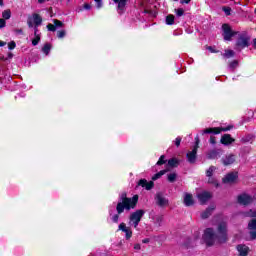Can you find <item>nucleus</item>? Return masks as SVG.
<instances>
[{
	"label": "nucleus",
	"mask_w": 256,
	"mask_h": 256,
	"mask_svg": "<svg viewBox=\"0 0 256 256\" xmlns=\"http://www.w3.org/2000/svg\"><path fill=\"white\" fill-rule=\"evenodd\" d=\"M227 233V222L220 221L216 226V230L207 228L204 231L203 238L208 247H213V245L227 243L229 240Z\"/></svg>",
	"instance_id": "nucleus-1"
},
{
	"label": "nucleus",
	"mask_w": 256,
	"mask_h": 256,
	"mask_svg": "<svg viewBox=\"0 0 256 256\" xmlns=\"http://www.w3.org/2000/svg\"><path fill=\"white\" fill-rule=\"evenodd\" d=\"M138 201H139L138 195H134L132 198H127V194L122 193L120 195V202H118L116 206V211L118 215H121V213H123L125 209L126 211H131V209H135Z\"/></svg>",
	"instance_id": "nucleus-2"
},
{
	"label": "nucleus",
	"mask_w": 256,
	"mask_h": 256,
	"mask_svg": "<svg viewBox=\"0 0 256 256\" xmlns=\"http://www.w3.org/2000/svg\"><path fill=\"white\" fill-rule=\"evenodd\" d=\"M143 215H145L144 210H136L129 217V225L137 229L139 227V223H141V219H143Z\"/></svg>",
	"instance_id": "nucleus-3"
},
{
	"label": "nucleus",
	"mask_w": 256,
	"mask_h": 256,
	"mask_svg": "<svg viewBox=\"0 0 256 256\" xmlns=\"http://www.w3.org/2000/svg\"><path fill=\"white\" fill-rule=\"evenodd\" d=\"M231 129H233V126L206 128L202 131V135H205V134L219 135L221 131H231Z\"/></svg>",
	"instance_id": "nucleus-4"
},
{
	"label": "nucleus",
	"mask_w": 256,
	"mask_h": 256,
	"mask_svg": "<svg viewBox=\"0 0 256 256\" xmlns=\"http://www.w3.org/2000/svg\"><path fill=\"white\" fill-rule=\"evenodd\" d=\"M245 47H249V38L243 34H240L236 42V49L241 51V49H245Z\"/></svg>",
	"instance_id": "nucleus-5"
},
{
	"label": "nucleus",
	"mask_w": 256,
	"mask_h": 256,
	"mask_svg": "<svg viewBox=\"0 0 256 256\" xmlns=\"http://www.w3.org/2000/svg\"><path fill=\"white\" fill-rule=\"evenodd\" d=\"M237 202L239 203V205H251V203H253V197H251V195L247 193H242L238 195Z\"/></svg>",
	"instance_id": "nucleus-6"
},
{
	"label": "nucleus",
	"mask_w": 256,
	"mask_h": 256,
	"mask_svg": "<svg viewBox=\"0 0 256 256\" xmlns=\"http://www.w3.org/2000/svg\"><path fill=\"white\" fill-rule=\"evenodd\" d=\"M222 31H223V37L225 41H231V37L235 35V32L231 30V26H229L228 24H224L222 26Z\"/></svg>",
	"instance_id": "nucleus-7"
},
{
	"label": "nucleus",
	"mask_w": 256,
	"mask_h": 256,
	"mask_svg": "<svg viewBox=\"0 0 256 256\" xmlns=\"http://www.w3.org/2000/svg\"><path fill=\"white\" fill-rule=\"evenodd\" d=\"M211 197H213V194H211V192L208 191H203L197 194V198L201 205H205V203H207V201H209Z\"/></svg>",
	"instance_id": "nucleus-8"
},
{
	"label": "nucleus",
	"mask_w": 256,
	"mask_h": 256,
	"mask_svg": "<svg viewBox=\"0 0 256 256\" xmlns=\"http://www.w3.org/2000/svg\"><path fill=\"white\" fill-rule=\"evenodd\" d=\"M155 202L158 207H167L169 205V200L165 198L161 193H157L155 196Z\"/></svg>",
	"instance_id": "nucleus-9"
},
{
	"label": "nucleus",
	"mask_w": 256,
	"mask_h": 256,
	"mask_svg": "<svg viewBox=\"0 0 256 256\" xmlns=\"http://www.w3.org/2000/svg\"><path fill=\"white\" fill-rule=\"evenodd\" d=\"M238 177L237 172H230L224 176L222 181L223 183L231 185V183H235V181H237Z\"/></svg>",
	"instance_id": "nucleus-10"
},
{
	"label": "nucleus",
	"mask_w": 256,
	"mask_h": 256,
	"mask_svg": "<svg viewBox=\"0 0 256 256\" xmlns=\"http://www.w3.org/2000/svg\"><path fill=\"white\" fill-rule=\"evenodd\" d=\"M119 231H123L125 233V237L127 240H129L131 237H133V231H131L130 227H127V224L125 223H120L118 227Z\"/></svg>",
	"instance_id": "nucleus-11"
},
{
	"label": "nucleus",
	"mask_w": 256,
	"mask_h": 256,
	"mask_svg": "<svg viewBox=\"0 0 256 256\" xmlns=\"http://www.w3.org/2000/svg\"><path fill=\"white\" fill-rule=\"evenodd\" d=\"M237 156H235L234 154H227L226 156H224L221 159V162L223 163V165L227 166V165H233V163L236 161Z\"/></svg>",
	"instance_id": "nucleus-12"
},
{
	"label": "nucleus",
	"mask_w": 256,
	"mask_h": 256,
	"mask_svg": "<svg viewBox=\"0 0 256 256\" xmlns=\"http://www.w3.org/2000/svg\"><path fill=\"white\" fill-rule=\"evenodd\" d=\"M248 229L250 231V237L252 240L256 239V219H252L249 223H248Z\"/></svg>",
	"instance_id": "nucleus-13"
},
{
	"label": "nucleus",
	"mask_w": 256,
	"mask_h": 256,
	"mask_svg": "<svg viewBox=\"0 0 256 256\" xmlns=\"http://www.w3.org/2000/svg\"><path fill=\"white\" fill-rule=\"evenodd\" d=\"M187 159L189 163L197 161V146H194L193 150L187 153Z\"/></svg>",
	"instance_id": "nucleus-14"
},
{
	"label": "nucleus",
	"mask_w": 256,
	"mask_h": 256,
	"mask_svg": "<svg viewBox=\"0 0 256 256\" xmlns=\"http://www.w3.org/2000/svg\"><path fill=\"white\" fill-rule=\"evenodd\" d=\"M237 251L240 256H247L249 255V252L251 251L249 247L245 244H240L237 246Z\"/></svg>",
	"instance_id": "nucleus-15"
},
{
	"label": "nucleus",
	"mask_w": 256,
	"mask_h": 256,
	"mask_svg": "<svg viewBox=\"0 0 256 256\" xmlns=\"http://www.w3.org/2000/svg\"><path fill=\"white\" fill-rule=\"evenodd\" d=\"M54 24H48L47 25V29L48 31H57V28L59 27H63V22H61L60 20L54 19L53 20Z\"/></svg>",
	"instance_id": "nucleus-16"
},
{
	"label": "nucleus",
	"mask_w": 256,
	"mask_h": 256,
	"mask_svg": "<svg viewBox=\"0 0 256 256\" xmlns=\"http://www.w3.org/2000/svg\"><path fill=\"white\" fill-rule=\"evenodd\" d=\"M195 201L193 200V195L189 193L184 194V205L186 207H191L194 205Z\"/></svg>",
	"instance_id": "nucleus-17"
},
{
	"label": "nucleus",
	"mask_w": 256,
	"mask_h": 256,
	"mask_svg": "<svg viewBox=\"0 0 256 256\" xmlns=\"http://www.w3.org/2000/svg\"><path fill=\"white\" fill-rule=\"evenodd\" d=\"M220 141L222 145H231V143L235 142V139H233L230 134H224Z\"/></svg>",
	"instance_id": "nucleus-18"
},
{
	"label": "nucleus",
	"mask_w": 256,
	"mask_h": 256,
	"mask_svg": "<svg viewBox=\"0 0 256 256\" xmlns=\"http://www.w3.org/2000/svg\"><path fill=\"white\" fill-rule=\"evenodd\" d=\"M114 3H118V13L120 15L125 13V5H127V0H114Z\"/></svg>",
	"instance_id": "nucleus-19"
},
{
	"label": "nucleus",
	"mask_w": 256,
	"mask_h": 256,
	"mask_svg": "<svg viewBox=\"0 0 256 256\" xmlns=\"http://www.w3.org/2000/svg\"><path fill=\"white\" fill-rule=\"evenodd\" d=\"M39 41H41V34L39 33V29L37 27L34 28V39H32V45L35 47L39 45Z\"/></svg>",
	"instance_id": "nucleus-20"
},
{
	"label": "nucleus",
	"mask_w": 256,
	"mask_h": 256,
	"mask_svg": "<svg viewBox=\"0 0 256 256\" xmlns=\"http://www.w3.org/2000/svg\"><path fill=\"white\" fill-rule=\"evenodd\" d=\"M138 185H140V187H144L145 189H147V191L153 189V181L148 182L145 179H141L138 182Z\"/></svg>",
	"instance_id": "nucleus-21"
},
{
	"label": "nucleus",
	"mask_w": 256,
	"mask_h": 256,
	"mask_svg": "<svg viewBox=\"0 0 256 256\" xmlns=\"http://www.w3.org/2000/svg\"><path fill=\"white\" fill-rule=\"evenodd\" d=\"M215 211V205H211L208 207L204 212H202L201 217L202 219H208V217H211V214Z\"/></svg>",
	"instance_id": "nucleus-22"
},
{
	"label": "nucleus",
	"mask_w": 256,
	"mask_h": 256,
	"mask_svg": "<svg viewBox=\"0 0 256 256\" xmlns=\"http://www.w3.org/2000/svg\"><path fill=\"white\" fill-rule=\"evenodd\" d=\"M154 225L157 227H161V224L163 223V215H156L153 217Z\"/></svg>",
	"instance_id": "nucleus-23"
},
{
	"label": "nucleus",
	"mask_w": 256,
	"mask_h": 256,
	"mask_svg": "<svg viewBox=\"0 0 256 256\" xmlns=\"http://www.w3.org/2000/svg\"><path fill=\"white\" fill-rule=\"evenodd\" d=\"M33 21H34V23L36 25V28H37V27H39V25H41V23H43V18H41L39 16V14H34L33 15Z\"/></svg>",
	"instance_id": "nucleus-24"
},
{
	"label": "nucleus",
	"mask_w": 256,
	"mask_h": 256,
	"mask_svg": "<svg viewBox=\"0 0 256 256\" xmlns=\"http://www.w3.org/2000/svg\"><path fill=\"white\" fill-rule=\"evenodd\" d=\"M167 171H169V170H161L160 172L156 173L152 177V181H157V179H161V177H163V175H165V173H167Z\"/></svg>",
	"instance_id": "nucleus-25"
},
{
	"label": "nucleus",
	"mask_w": 256,
	"mask_h": 256,
	"mask_svg": "<svg viewBox=\"0 0 256 256\" xmlns=\"http://www.w3.org/2000/svg\"><path fill=\"white\" fill-rule=\"evenodd\" d=\"M208 159H219V152L212 150L208 153Z\"/></svg>",
	"instance_id": "nucleus-26"
},
{
	"label": "nucleus",
	"mask_w": 256,
	"mask_h": 256,
	"mask_svg": "<svg viewBox=\"0 0 256 256\" xmlns=\"http://www.w3.org/2000/svg\"><path fill=\"white\" fill-rule=\"evenodd\" d=\"M217 171V167L210 166L206 171V176L213 177V173Z\"/></svg>",
	"instance_id": "nucleus-27"
},
{
	"label": "nucleus",
	"mask_w": 256,
	"mask_h": 256,
	"mask_svg": "<svg viewBox=\"0 0 256 256\" xmlns=\"http://www.w3.org/2000/svg\"><path fill=\"white\" fill-rule=\"evenodd\" d=\"M226 59H231V57H235V52L233 50H225V53L222 54Z\"/></svg>",
	"instance_id": "nucleus-28"
},
{
	"label": "nucleus",
	"mask_w": 256,
	"mask_h": 256,
	"mask_svg": "<svg viewBox=\"0 0 256 256\" xmlns=\"http://www.w3.org/2000/svg\"><path fill=\"white\" fill-rule=\"evenodd\" d=\"M244 217H256V210L250 209L249 211H246L243 213Z\"/></svg>",
	"instance_id": "nucleus-29"
},
{
	"label": "nucleus",
	"mask_w": 256,
	"mask_h": 256,
	"mask_svg": "<svg viewBox=\"0 0 256 256\" xmlns=\"http://www.w3.org/2000/svg\"><path fill=\"white\" fill-rule=\"evenodd\" d=\"M169 167H177L179 165V160L172 158L168 161Z\"/></svg>",
	"instance_id": "nucleus-30"
},
{
	"label": "nucleus",
	"mask_w": 256,
	"mask_h": 256,
	"mask_svg": "<svg viewBox=\"0 0 256 256\" xmlns=\"http://www.w3.org/2000/svg\"><path fill=\"white\" fill-rule=\"evenodd\" d=\"M173 23H175V16L168 15L166 17V25H173Z\"/></svg>",
	"instance_id": "nucleus-31"
},
{
	"label": "nucleus",
	"mask_w": 256,
	"mask_h": 256,
	"mask_svg": "<svg viewBox=\"0 0 256 256\" xmlns=\"http://www.w3.org/2000/svg\"><path fill=\"white\" fill-rule=\"evenodd\" d=\"M176 179H177V174L176 173L168 174V181L170 183H175Z\"/></svg>",
	"instance_id": "nucleus-32"
},
{
	"label": "nucleus",
	"mask_w": 256,
	"mask_h": 256,
	"mask_svg": "<svg viewBox=\"0 0 256 256\" xmlns=\"http://www.w3.org/2000/svg\"><path fill=\"white\" fill-rule=\"evenodd\" d=\"M43 53L45 55H49V51H51V45L50 44H45L44 47L42 48Z\"/></svg>",
	"instance_id": "nucleus-33"
},
{
	"label": "nucleus",
	"mask_w": 256,
	"mask_h": 256,
	"mask_svg": "<svg viewBox=\"0 0 256 256\" xmlns=\"http://www.w3.org/2000/svg\"><path fill=\"white\" fill-rule=\"evenodd\" d=\"M2 17H3V19H11V10H5L2 13Z\"/></svg>",
	"instance_id": "nucleus-34"
},
{
	"label": "nucleus",
	"mask_w": 256,
	"mask_h": 256,
	"mask_svg": "<svg viewBox=\"0 0 256 256\" xmlns=\"http://www.w3.org/2000/svg\"><path fill=\"white\" fill-rule=\"evenodd\" d=\"M175 13L177 17H183L185 10H183V8L175 9Z\"/></svg>",
	"instance_id": "nucleus-35"
},
{
	"label": "nucleus",
	"mask_w": 256,
	"mask_h": 256,
	"mask_svg": "<svg viewBox=\"0 0 256 256\" xmlns=\"http://www.w3.org/2000/svg\"><path fill=\"white\" fill-rule=\"evenodd\" d=\"M208 183L215 185V187H219V182H217L212 176L208 178Z\"/></svg>",
	"instance_id": "nucleus-36"
},
{
	"label": "nucleus",
	"mask_w": 256,
	"mask_h": 256,
	"mask_svg": "<svg viewBox=\"0 0 256 256\" xmlns=\"http://www.w3.org/2000/svg\"><path fill=\"white\" fill-rule=\"evenodd\" d=\"M239 65V62L237 60H234L232 61L230 64H229V67L232 69V71L234 69H237V66Z\"/></svg>",
	"instance_id": "nucleus-37"
},
{
	"label": "nucleus",
	"mask_w": 256,
	"mask_h": 256,
	"mask_svg": "<svg viewBox=\"0 0 256 256\" xmlns=\"http://www.w3.org/2000/svg\"><path fill=\"white\" fill-rule=\"evenodd\" d=\"M65 35H67V32H65V30H60L57 32L58 39H63V37H65Z\"/></svg>",
	"instance_id": "nucleus-38"
},
{
	"label": "nucleus",
	"mask_w": 256,
	"mask_h": 256,
	"mask_svg": "<svg viewBox=\"0 0 256 256\" xmlns=\"http://www.w3.org/2000/svg\"><path fill=\"white\" fill-rule=\"evenodd\" d=\"M157 165H165V156H161L157 162Z\"/></svg>",
	"instance_id": "nucleus-39"
},
{
	"label": "nucleus",
	"mask_w": 256,
	"mask_h": 256,
	"mask_svg": "<svg viewBox=\"0 0 256 256\" xmlns=\"http://www.w3.org/2000/svg\"><path fill=\"white\" fill-rule=\"evenodd\" d=\"M222 10L226 15H231V8L230 7H223Z\"/></svg>",
	"instance_id": "nucleus-40"
},
{
	"label": "nucleus",
	"mask_w": 256,
	"mask_h": 256,
	"mask_svg": "<svg viewBox=\"0 0 256 256\" xmlns=\"http://www.w3.org/2000/svg\"><path fill=\"white\" fill-rule=\"evenodd\" d=\"M112 221L114 223H119V214H115L113 217H112Z\"/></svg>",
	"instance_id": "nucleus-41"
},
{
	"label": "nucleus",
	"mask_w": 256,
	"mask_h": 256,
	"mask_svg": "<svg viewBox=\"0 0 256 256\" xmlns=\"http://www.w3.org/2000/svg\"><path fill=\"white\" fill-rule=\"evenodd\" d=\"M176 147H179V145H181V137H177L174 141Z\"/></svg>",
	"instance_id": "nucleus-42"
},
{
	"label": "nucleus",
	"mask_w": 256,
	"mask_h": 256,
	"mask_svg": "<svg viewBox=\"0 0 256 256\" xmlns=\"http://www.w3.org/2000/svg\"><path fill=\"white\" fill-rule=\"evenodd\" d=\"M5 25H6L5 19L0 18V29H3V27H5Z\"/></svg>",
	"instance_id": "nucleus-43"
},
{
	"label": "nucleus",
	"mask_w": 256,
	"mask_h": 256,
	"mask_svg": "<svg viewBox=\"0 0 256 256\" xmlns=\"http://www.w3.org/2000/svg\"><path fill=\"white\" fill-rule=\"evenodd\" d=\"M209 141L211 145H215L217 143L215 136H211Z\"/></svg>",
	"instance_id": "nucleus-44"
},
{
	"label": "nucleus",
	"mask_w": 256,
	"mask_h": 256,
	"mask_svg": "<svg viewBox=\"0 0 256 256\" xmlns=\"http://www.w3.org/2000/svg\"><path fill=\"white\" fill-rule=\"evenodd\" d=\"M97 3V8L101 9V7H103V3L101 2V0H94Z\"/></svg>",
	"instance_id": "nucleus-45"
},
{
	"label": "nucleus",
	"mask_w": 256,
	"mask_h": 256,
	"mask_svg": "<svg viewBox=\"0 0 256 256\" xmlns=\"http://www.w3.org/2000/svg\"><path fill=\"white\" fill-rule=\"evenodd\" d=\"M8 47H9V49H14V48L16 47L15 42H10V43L8 44Z\"/></svg>",
	"instance_id": "nucleus-46"
},
{
	"label": "nucleus",
	"mask_w": 256,
	"mask_h": 256,
	"mask_svg": "<svg viewBox=\"0 0 256 256\" xmlns=\"http://www.w3.org/2000/svg\"><path fill=\"white\" fill-rule=\"evenodd\" d=\"M134 249H135L136 251L141 250V244H135V245H134Z\"/></svg>",
	"instance_id": "nucleus-47"
},
{
	"label": "nucleus",
	"mask_w": 256,
	"mask_h": 256,
	"mask_svg": "<svg viewBox=\"0 0 256 256\" xmlns=\"http://www.w3.org/2000/svg\"><path fill=\"white\" fill-rule=\"evenodd\" d=\"M207 49H208V51H209L210 53H217V51H214V50H213V47H211V46H209Z\"/></svg>",
	"instance_id": "nucleus-48"
},
{
	"label": "nucleus",
	"mask_w": 256,
	"mask_h": 256,
	"mask_svg": "<svg viewBox=\"0 0 256 256\" xmlns=\"http://www.w3.org/2000/svg\"><path fill=\"white\" fill-rule=\"evenodd\" d=\"M195 141H196L195 147H197V149H199V137H196Z\"/></svg>",
	"instance_id": "nucleus-49"
},
{
	"label": "nucleus",
	"mask_w": 256,
	"mask_h": 256,
	"mask_svg": "<svg viewBox=\"0 0 256 256\" xmlns=\"http://www.w3.org/2000/svg\"><path fill=\"white\" fill-rule=\"evenodd\" d=\"M180 3H186V5H188V3H191V0H181Z\"/></svg>",
	"instance_id": "nucleus-50"
},
{
	"label": "nucleus",
	"mask_w": 256,
	"mask_h": 256,
	"mask_svg": "<svg viewBox=\"0 0 256 256\" xmlns=\"http://www.w3.org/2000/svg\"><path fill=\"white\" fill-rule=\"evenodd\" d=\"M84 9H86V10H89V9H91V5H89V4H84Z\"/></svg>",
	"instance_id": "nucleus-51"
},
{
	"label": "nucleus",
	"mask_w": 256,
	"mask_h": 256,
	"mask_svg": "<svg viewBox=\"0 0 256 256\" xmlns=\"http://www.w3.org/2000/svg\"><path fill=\"white\" fill-rule=\"evenodd\" d=\"M5 45H7V43L0 40V47H5Z\"/></svg>",
	"instance_id": "nucleus-52"
},
{
	"label": "nucleus",
	"mask_w": 256,
	"mask_h": 256,
	"mask_svg": "<svg viewBox=\"0 0 256 256\" xmlns=\"http://www.w3.org/2000/svg\"><path fill=\"white\" fill-rule=\"evenodd\" d=\"M47 1H49V0H38V3L43 4V3L47 2Z\"/></svg>",
	"instance_id": "nucleus-53"
},
{
	"label": "nucleus",
	"mask_w": 256,
	"mask_h": 256,
	"mask_svg": "<svg viewBox=\"0 0 256 256\" xmlns=\"http://www.w3.org/2000/svg\"><path fill=\"white\" fill-rule=\"evenodd\" d=\"M148 242H149V239L142 240V243H148Z\"/></svg>",
	"instance_id": "nucleus-54"
},
{
	"label": "nucleus",
	"mask_w": 256,
	"mask_h": 256,
	"mask_svg": "<svg viewBox=\"0 0 256 256\" xmlns=\"http://www.w3.org/2000/svg\"><path fill=\"white\" fill-rule=\"evenodd\" d=\"M29 27H33V24L31 22L28 23Z\"/></svg>",
	"instance_id": "nucleus-55"
},
{
	"label": "nucleus",
	"mask_w": 256,
	"mask_h": 256,
	"mask_svg": "<svg viewBox=\"0 0 256 256\" xmlns=\"http://www.w3.org/2000/svg\"><path fill=\"white\" fill-rule=\"evenodd\" d=\"M3 6V0H0V7Z\"/></svg>",
	"instance_id": "nucleus-56"
},
{
	"label": "nucleus",
	"mask_w": 256,
	"mask_h": 256,
	"mask_svg": "<svg viewBox=\"0 0 256 256\" xmlns=\"http://www.w3.org/2000/svg\"><path fill=\"white\" fill-rule=\"evenodd\" d=\"M18 33H23V30H18Z\"/></svg>",
	"instance_id": "nucleus-57"
},
{
	"label": "nucleus",
	"mask_w": 256,
	"mask_h": 256,
	"mask_svg": "<svg viewBox=\"0 0 256 256\" xmlns=\"http://www.w3.org/2000/svg\"><path fill=\"white\" fill-rule=\"evenodd\" d=\"M254 45H255V47H256V40H255V42H254Z\"/></svg>",
	"instance_id": "nucleus-58"
},
{
	"label": "nucleus",
	"mask_w": 256,
	"mask_h": 256,
	"mask_svg": "<svg viewBox=\"0 0 256 256\" xmlns=\"http://www.w3.org/2000/svg\"><path fill=\"white\" fill-rule=\"evenodd\" d=\"M173 1H178V0H173Z\"/></svg>",
	"instance_id": "nucleus-59"
}]
</instances>
